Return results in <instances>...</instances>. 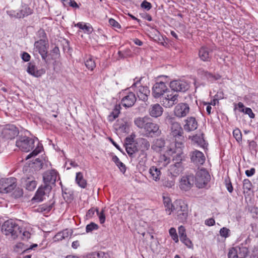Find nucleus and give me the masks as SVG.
Segmentation results:
<instances>
[{"label": "nucleus", "mask_w": 258, "mask_h": 258, "mask_svg": "<svg viewBox=\"0 0 258 258\" xmlns=\"http://www.w3.org/2000/svg\"><path fill=\"white\" fill-rule=\"evenodd\" d=\"M233 136L238 143L242 142V134L239 129L236 128L233 131Z\"/></svg>", "instance_id": "nucleus-45"}, {"label": "nucleus", "mask_w": 258, "mask_h": 258, "mask_svg": "<svg viewBox=\"0 0 258 258\" xmlns=\"http://www.w3.org/2000/svg\"><path fill=\"white\" fill-rule=\"evenodd\" d=\"M230 232V230L226 227L222 228L219 231L220 235L225 238L229 236Z\"/></svg>", "instance_id": "nucleus-48"}, {"label": "nucleus", "mask_w": 258, "mask_h": 258, "mask_svg": "<svg viewBox=\"0 0 258 258\" xmlns=\"http://www.w3.org/2000/svg\"><path fill=\"white\" fill-rule=\"evenodd\" d=\"M136 125L143 130V135L148 138L159 137L161 134L159 125L148 116L139 117L134 120Z\"/></svg>", "instance_id": "nucleus-1"}, {"label": "nucleus", "mask_w": 258, "mask_h": 258, "mask_svg": "<svg viewBox=\"0 0 258 258\" xmlns=\"http://www.w3.org/2000/svg\"><path fill=\"white\" fill-rule=\"evenodd\" d=\"M198 74L204 79H206L208 82L213 83L214 81L220 79L221 76L218 74H212L203 69H199L198 70Z\"/></svg>", "instance_id": "nucleus-19"}, {"label": "nucleus", "mask_w": 258, "mask_h": 258, "mask_svg": "<svg viewBox=\"0 0 258 258\" xmlns=\"http://www.w3.org/2000/svg\"><path fill=\"white\" fill-rule=\"evenodd\" d=\"M2 231L5 235L10 236L13 239L18 238L22 232L19 225L12 220H7L4 223Z\"/></svg>", "instance_id": "nucleus-2"}, {"label": "nucleus", "mask_w": 258, "mask_h": 258, "mask_svg": "<svg viewBox=\"0 0 258 258\" xmlns=\"http://www.w3.org/2000/svg\"><path fill=\"white\" fill-rule=\"evenodd\" d=\"M109 23L114 29H120L121 28L120 24L113 19H110L109 20Z\"/></svg>", "instance_id": "nucleus-57"}, {"label": "nucleus", "mask_w": 258, "mask_h": 258, "mask_svg": "<svg viewBox=\"0 0 258 258\" xmlns=\"http://www.w3.org/2000/svg\"><path fill=\"white\" fill-rule=\"evenodd\" d=\"M54 202H50L49 203L44 204L40 205L38 208V211L41 212L46 213L49 212L53 208Z\"/></svg>", "instance_id": "nucleus-35"}, {"label": "nucleus", "mask_w": 258, "mask_h": 258, "mask_svg": "<svg viewBox=\"0 0 258 258\" xmlns=\"http://www.w3.org/2000/svg\"><path fill=\"white\" fill-rule=\"evenodd\" d=\"M27 71L29 74L36 77H40L44 73L42 70H38L34 63L32 62L28 63Z\"/></svg>", "instance_id": "nucleus-26"}, {"label": "nucleus", "mask_w": 258, "mask_h": 258, "mask_svg": "<svg viewBox=\"0 0 258 258\" xmlns=\"http://www.w3.org/2000/svg\"><path fill=\"white\" fill-rule=\"evenodd\" d=\"M174 210L176 211L177 220L180 223L186 222L188 217V207L186 205L181 201L177 202Z\"/></svg>", "instance_id": "nucleus-6"}, {"label": "nucleus", "mask_w": 258, "mask_h": 258, "mask_svg": "<svg viewBox=\"0 0 258 258\" xmlns=\"http://www.w3.org/2000/svg\"><path fill=\"white\" fill-rule=\"evenodd\" d=\"M57 175L58 173L55 170L47 171L43 174V182L47 191H50L51 185L55 184Z\"/></svg>", "instance_id": "nucleus-10"}, {"label": "nucleus", "mask_w": 258, "mask_h": 258, "mask_svg": "<svg viewBox=\"0 0 258 258\" xmlns=\"http://www.w3.org/2000/svg\"><path fill=\"white\" fill-rule=\"evenodd\" d=\"M23 195V190L22 188L18 187L16 188L13 193V196L15 198H19L21 197Z\"/></svg>", "instance_id": "nucleus-54"}, {"label": "nucleus", "mask_w": 258, "mask_h": 258, "mask_svg": "<svg viewBox=\"0 0 258 258\" xmlns=\"http://www.w3.org/2000/svg\"><path fill=\"white\" fill-rule=\"evenodd\" d=\"M19 130L17 127L13 124H8L3 128L2 134L4 138L9 140H12L18 136Z\"/></svg>", "instance_id": "nucleus-18"}, {"label": "nucleus", "mask_w": 258, "mask_h": 258, "mask_svg": "<svg viewBox=\"0 0 258 258\" xmlns=\"http://www.w3.org/2000/svg\"><path fill=\"white\" fill-rule=\"evenodd\" d=\"M126 51H128L129 53H125L123 52V51H119L118 52L119 57L121 58H124L128 56H130L131 55V50L129 49H126Z\"/></svg>", "instance_id": "nucleus-60"}, {"label": "nucleus", "mask_w": 258, "mask_h": 258, "mask_svg": "<svg viewBox=\"0 0 258 258\" xmlns=\"http://www.w3.org/2000/svg\"><path fill=\"white\" fill-rule=\"evenodd\" d=\"M34 140L26 136L19 137L16 145L22 151L29 152L34 148Z\"/></svg>", "instance_id": "nucleus-8"}, {"label": "nucleus", "mask_w": 258, "mask_h": 258, "mask_svg": "<svg viewBox=\"0 0 258 258\" xmlns=\"http://www.w3.org/2000/svg\"><path fill=\"white\" fill-rule=\"evenodd\" d=\"M17 186V179L15 177L0 179V192L8 193L14 190Z\"/></svg>", "instance_id": "nucleus-9"}, {"label": "nucleus", "mask_w": 258, "mask_h": 258, "mask_svg": "<svg viewBox=\"0 0 258 258\" xmlns=\"http://www.w3.org/2000/svg\"><path fill=\"white\" fill-rule=\"evenodd\" d=\"M248 146L249 148L251 151H256V147H257V144L254 141H248Z\"/></svg>", "instance_id": "nucleus-62"}, {"label": "nucleus", "mask_w": 258, "mask_h": 258, "mask_svg": "<svg viewBox=\"0 0 258 258\" xmlns=\"http://www.w3.org/2000/svg\"><path fill=\"white\" fill-rule=\"evenodd\" d=\"M203 136L204 135L203 134L196 135L192 137L191 140L195 144H197V145L204 148L206 145V143L204 139Z\"/></svg>", "instance_id": "nucleus-30"}, {"label": "nucleus", "mask_w": 258, "mask_h": 258, "mask_svg": "<svg viewBox=\"0 0 258 258\" xmlns=\"http://www.w3.org/2000/svg\"><path fill=\"white\" fill-rule=\"evenodd\" d=\"M170 123L171 124V134L175 138V140L177 139L181 140L183 137V131L180 124L176 121H173V118L170 119Z\"/></svg>", "instance_id": "nucleus-14"}, {"label": "nucleus", "mask_w": 258, "mask_h": 258, "mask_svg": "<svg viewBox=\"0 0 258 258\" xmlns=\"http://www.w3.org/2000/svg\"><path fill=\"white\" fill-rule=\"evenodd\" d=\"M183 170V166L182 164H172L170 165L168 171L172 177H176L182 172Z\"/></svg>", "instance_id": "nucleus-25"}, {"label": "nucleus", "mask_w": 258, "mask_h": 258, "mask_svg": "<svg viewBox=\"0 0 258 258\" xmlns=\"http://www.w3.org/2000/svg\"><path fill=\"white\" fill-rule=\"evenodd\" d=\"M123 95L121 100L122 105L125 107H132L137 101L135 93L127 89L123 92Z\"/></svg>", "instance_id": "nucleus-12"}, {"label": "nucleus", "mask_w": 258, "mask_h": 258, "mask_svg": "<svg viewBox=\"0 0 258 258\" xmlns=\"http://www.w3.org/2000/svg\"><path fill=\"white\" fill-rule=\"evenodd\" d=\"M142 79V78L140 79L136 78L134 79V82L130 88L136 91L137 95L140 100L146 101L148 100V97L150 94V91L148 87L141 85V81Z\"/></svg>", "instance_id": "nucleus-3"}, {"label": "nucleus", "mask_w": 258, "mask_h": 258, "mask_svg": "<svg viewBox=\"0 0 258 258\" xmlns=\"http://www.w3.org/2000/svg\"><path fill=\"white\" fill-rule=\"evenodd\" d=\"M8 15L12 18H20L17 16H19V12L18 11L10 10L7 12Z\"/></svg>", "instance_id": "nucleus-56"}, {"label": "nucleus", "mask_w": 258, "mask_h": 258, "mask_svg": "<svg viewBox=\"0 0 258 258\" xmlns=\"http://www.w3.org/2000/svg\"><path fill=\"white\" fill-rule=\"evenodd\" d=\"M184 121L185 124L183 125V127L185 131L187 132H190L197 128L198 124L195 117H187Z\"/></svg>", "instance_id": "nucleus-22"}, {"label": "nucleus", "mask_w": 258, "mask_h": 258, "mask_svg": "<svg viewBox=\"0 0 258 258\" xmlns=\"http://www.w3.org/2000/svg\"><path fill=\"white\" fill-rule=\"evenodd\" d=\"M189 106L185 103H178L174 107V114L178 118H182L186 116L189 112Z\"/></svg>", "instance_id": "nucleus-17"}, {"label": "nucleus", "mask_w": 258, "mask_h": 258, "mask_svg": "<svg viewBox=\"0 0 258 258\" xmlns=\"http://www.w3.org/2000/svg\"><path fill=\"white\" fill-rule=\"evenodd\" d=\"M112 161L115 163L116 165L118 167L120 171L124 173L126 171V166L124 164L120 161L119 158L116 155H113L111 159Z\"/></svg>", "instance_id": "nucleus-33"}, {"label": "nucleus", "mask_w": 258, "mask_h": 258, "mask_svg": "<svg viewBox=\"0 0 258 258\" xmlns=\"http://www.w3.org/2000/svg\"><path fill=\"white\" fill-rule=\"evenodd\" d=\"M180 240L187 247H188V248L192 247L193 244H192L191 241L187 237V236H186L185 237H183V238H181Z\"/></svg>", "instance_id": "nucleus-51"}, {"label": "nucleus", "mask_w": 258, "mask_h": 258, "mask_svg": "<svg viewBox=\"0 0 258 258\" xmlns=\"http://www.w3.org/2000/svg\"><path fill=\"white\" fill-rule=\"evenodd\" d=\"M98 216L99 221L101 224H103L105 221V216L104 214V210L102 209L101 211L97 213Z\"/></svg>", "instance_id": "nucleus-58"}, {"label": "nucleus", "mask_w": 258, "mask_h": 258, "mask_svg": "<svg viewBox=\"0 0 258 258\" xmlns=\"http://www.w3.org/2000/svg\"><path fill=\"white\" fill-rule=\"evenodd\" d=\"M37 36L39 40L46 41V34L43 29H40L37 32Z\"/></svg>", "instance_id": "nucleus-50"}, {"label": "nucleus", "mask_w": 258, "mask_h": 258, "mask_svg": "<svg viewBox=\"0 0 258 258\" xmlns=\"http://www.w3.org/2000/svg\"><path fill=\"white\" fill-rule=\"evenodd\" d=\"M43 149V146L41 144L38 142L37 145L32 152L30 153L26 157V160L30 159L32 157L35 156L41 152Z\"/></svg>", "instance_id": "nucleus-40"}, {"label": "nucleus", "mask_w": 258, "mask_h": 258, "mask_svg": "<svg viewBox=\"0 0 258 258\" xmlns=\"http://www.w3.org/2000/svg\"><path fill=\"white\" fill-rule=\"evenodd\" d=\"M179 97L178 93L169 90L162 98L161 102L164 107L171 108L178 102Z\"/></svg>", "instance_id": "nucleus-4"}, {"label": "nucleus", "mask_w": 258, "mask_h": 258, "mask_svg": "<svg viewBox=\"0 0 258 258\" xmlns=\"http://www.w3.org/2000/svg\"><path fill=\"white\" fill-rule=\"evenodd\" d=\"M141 7L147 11L150 10L152 8V5L150 3L144 0L141 4Z\"/></svg>", "instance_id": "nucleus-59"}, {"label": "nucleus", "mask_w": 258, "mask_h": 258, "mask_svg": "<svg viewBox=\"0 0 258 258\" xmlns=\"http://www.w3.org/2000/svg\"><path fill=\"white\" fill-rule=\"evenodd\" d=\"M244 112L247 114L250 118H254L255 117V114L252 112V110L250 108L246 107Z\"/></svg>", "instance_id": "nucleus-61"}, {"label": "nucleus", "mask_w": 258, "mask_h": 258, "mask_svg": "<svg viewBox=\"0 0 258 258\" xmlns=\"http://www.w3.org/2000/svg\"><path fill=\"white\" fill-rule=\"evenodd\" d=\"M252 186V183L248 179H244L243 181V187L248 191L251 190Z\"/></svg>", "instance_id": "nucleus-49"}, {"label": "nucleus", "mask_w": 258, "mask_h": 258, "mask_svg": "<svg viewBox=\"0 0 258 258\" xmlns=\"http://www.w3.org/2000/svg\"><path fill=\"white\" fill-rule=\"evenodd\" d=\"M19 16H18L22 18L32 14L33 11L30 7L25 6L23 7L22 9L19 11Z\"/></svg>", "instance_id": "nucleus-37"}, {"label": "nucleus", "mask_w": 258, "mask_h": 258, "mask_svg": "<svg viewBox=\"0 0 258 258\" xmlns=\"http://www.w3.org/2000/svg\"><path fill=\"white\" fill-rule=\"evenodd\" d=\"M183 160L182 153H178L174 155L173 157L172 164H182Z\"/></svg>", "instance_id": "nucleus-43"}, {"label": "nucleus", "mask_w": 258, "mask_h": 258, "mask_svg": "<svg viewBox=\"0 0 258 258\" xmlns=\"http://www.w3.org/2000/svg\"><path fill=\"white\" fill-rule=\"evenodd\" d=\"M81 4H77L75 0H71L69 3V7H71L75 10L79 9Z\"/></svg>", "instance_id": "nucleus-63"}, {"label": "nucleus", "mask_w": 258, "mask_h": 258, "mask_svg": "<svg viewBox=\"0 0 258 258\" xmlns=\"http://www.w3.org/2000/svg\"><path fill=\"white\" fill-rule=\"evenodd\" d=\"M76 181L77 184L82 188H86L87 183L84 178L83 174L81 172H77L76 176Z\"/></svg>", "instance_id": "nucleus-32"}, {"label": "nucleus", "mask_w": 258, "mask_h": 258, "mask_svg": "<svg viewBox=\"0 0 258 258\" xmlns=\"http://www.w3.org/2000/svg\"><path fill=\"white\" fill-rule=\"evenodd\" d=\"M60 56V51L58 47L55 46L50 51V54L47 57L49 58V62L51 60H55L59 58Z\"/></svg>", "instance_id": "nucleus-36"}, {"label": "nucleus", "mask_w": 258, "mask_h": 258, "mask_svg": "<svg viewBox=\"0 0 258 258\" xmlns=\"http://www.w3.org/2000/svg\"><path fill=\"white\" fill-rule=\"evenodd\" d=\"M169 89L163 82L156 83L152 87V95L155 98H158L166 93Z\"/></svg>", "instance_id": "nucleus-13"}, {"label": "nucleus", "mask_w": 258, "mask_h": 258, "mask_svg": "<svg viewBox=\"0 0 258 258\" xmlns=\"http://www.w3.org/2000/svg\"><path fill=\"white\" fill-rule=\"evenodd\" d=\"M169 233L174 242L176 243L178 242L179 240L176 229L173 227L171 228L169 230Z\"/></svg>", "instance_id": "nucleus-47"}, {"label": "nucleus", "mask_w": 258, "mask_h": 258, "mask_svg": "<svg viewBox=\"0 0 258 258\" xmlns=\"http://www.w3.org/2000/svg\"><path fill=\"white\" fill-rule=\"evenodd\" d=\"M140 147L141 151L144 152L148 150L150 147V142L146 139L141 138L139 140Z\"/></svg>", "instance_id": "nucleus-38"}, {"label": "nucleus", "mask_w": 258, "mask_h": 258, "mask_svg": "<svg viewBox=\"0 0 258 258\" xmlns=\"http://www.w3.org/2000/svg\"><path fill=\"white\" fill-rule=\"evenodd\" d=\"M77 27L81 29L84 30L85 32L91 33L93 31V28L91 26H87L86 24L82 22L78 23L76 25Z\"/></svg>", "instance_id": "nucleus-42"}, {"label": "nucleus", "mask_w": 258, "mask_h": 258, "mask_svg": "<svg viewBox=\"0 0 258 258\" xmlns=\"http://www.w3.org/2000/svg\"><path fill=\"white\" fill-rule=\"evenodd\" d=\"M210 179L211 176L208 171L204 168L198 170L195 177L196 184L199 188L204 187Z\"/></svg>", "instance_id": "nucleus-5"}, {"label": "nucleus", "mask_w": 258, "mask_h": 258, "mask_svg": "<svg viewBox=\"0 0 258 258\" xmlns=\"http://www.w3.org/2000/svg\"><path fill=\"white\" fill-rule=\"evenodd\" d=\"M248 252V248L241 245L230 248L227 255L228 258H245Z\"/></svg>", "instance_id": "nucleus-11"}, {"label": "nucleus", "mask_w": 258, "mask_h": 258, "mask_svg": "<svg viewBox=\"0 0 258 258\" xmlns=\"http://www.w3.org/2000/svg\"><path fill=\"white\" fill-rule=\"evenodd\" d=\"M50 191H47L45 190V184H44V185H42L38 188L32 200L37 201V202L42 201L43 200V196L48 194Z\"/></svg>", "instance_id": "nucleus-28"}, {"label": "nucleus", "mask_w": 258, "mask_h": 258, "mask_svg": "<svg viewBox=\"0 0 258 258\" xmlns=\"http://www.w3.org/2000/svg\"><path fill=\"white\" fill-rule=\"evenodd\" d=\"M99 226L97 224L94 222H91L86 226V231L87 233H89L92 232L93 230H97Z\"/></svg>", "instance_id": "nucleus-46"}, {"label": "nucleus", "mask_w": 258, "mask_h": 258, "mask_svg": "<svg viewBox=\"0 0 258 258\" xmlns=\"http://www.w3.org/2000/svg\"><path fill=\"white\" fill-rule=\"evenodd\" d=\"M125 150L128 155L132 158L135 157L136 152L137 151V147L132 144H128L126 145Z\"/></svg>", "instance_id": "nucleus-39"}, {"label": "nucleus", "mask_w": 258, "mask_h": 258, "mask_svg": "<svg viewBox=\"0 0 258 258\" xmlns=\"http://www.w3.org/2000/svg\"><path fill=\"white\" fill-rule=\"evenodd\" d=\"M149 177L155 181H158L160 179L161 172L160 169L156 166H151L149 170Z\"/></svg>", "instance_id": "nucleus-27"}, {"label": "nucleus", "mask_w": 258, "mask_h": 258, "mask_svg": "<svg viewBox=\"0 0 258 258\" xmlns=\"http://www.w3.org/2000/svg\"><path fill=\"white\" fill-rule=\"evenodd\" d=\"M189 156L191 161L197 165H203L205 162L204 154L198 150H194L190 152Z\"/></svg>", "instance_id": "nucleus-20"}, {"label": "nucleus", "mask_w": 258, "mask_h": 258, "mask_svg": "<svg viewBox=\"0 0 258 258\" xmlns=\"http://www.w3.org/2000/svg\"><path fill=\"white\" fill-rule=\"evenodd\" d=\"M21 183L23 187L29 191L34 190L37 185V182L33 176L24 177L21 179Z\"/></svg>", "instance_id": "nucleus-21"}, {"label": "nucleus", "mask_w": 258, "mask_h": 258, "mask_svg": "<svg viewBox=\"0 0 258 258\" xmlns=\"http://www.w3.org/2000/svg\"><path fill=\"white\" fill-rule=\"evenodd\" d=\"M170 162V158L165 155H161L160 156L159 163V164L163 166H166Z\"/></svg>", "instance_id": "nucleus-44"}, {"label": "nucleus", "mask_w": 258, "mask_h": 258, "mask_svg": "<svg viewBox=\"0 0 258 258\" xmlns=\"http://www.w3.org/2000/svg\"><path fill=\"white\" fill-rule=\"evenodd\" d=\"M165 144V140L162 138L157 139L154 140L151 146V149L157 152H160L164 147Z\"/></svg>", "instance_id": "nucleus-29"}, {"label": "nucleus", "mask_w": 258, "mask_h": 258, "mask_svg": "<svg viewBox=\"0 0 258 258\" xmlns=\"http://www.w3.org/2000/svg\"><path fill=\"white\" fill-rule=\"evenodd\" d=\"M95 212H96L97 213H98V208H92L90 209H89L86 215L87 218H92L93 217Z\"/></svg>", "instance_id": "nucleus-53"}, {"label": "nucleus", "mask_w": 258, "mask_h": 258, "mask_svg": "<svg viewBox=\"0 0 258 258\" xmlns=\"http://www.w3.org/2000/svg\"><path fill=\"white\" fill-rule=\"evenodd\" d=\"M195 176L192 174L183 176L179 182L180 188L184 191L189 190L195 182Z\"/></svg>", "instance_id": "nucleus-15"}, {"label": "nucleus", "mask_w": 258, "mask_h": 258, "mask_svg": "<svg viewBox=\"0 0 258 258\" xmlns=\"http://www.w3.org/2000/svg\"><path fill=\"white\" fill-rule=\"evenodd\" d=\"M212 51L207 47L203 46L199 51V56L203 61H210L212 56L210 53Z\"/></svg>", "instance_id": "nucleus-23"}, {"label": "nucleus", "mask_w": 258, "mask_h": 258, "mask_svg": "<svg viewBox=\"0 0 258 258\" xmlns=\"http://www.w3.org/2000/svg\"><path fill=\"white\" fill-rule=\"evenodd\" d=\"M121 108L120 105H115L114 108L110 113L108 116V120L109 121H113L118 116L120 113V109Z\"/></svg>", "instance_id": "nucleus-34"}, {"label": "nucleus", "mask_w": 258, "mask_h": 258, "mask_svg": "<svg viewBox=\"0 0 258 258\" xmlns=\"http://www.w3.org/2000/svg\"><path fill=\"white\" fill-rule=\"evenodd\" d=\"M178 231L180 239L183 237H185V236H187L186 234V230L184 226H179L178 227Z\"/></svg>", "instance_id": "nucleus-55"}, {"label": "nucleus", "mask_w": 258, "mask_h": 258, "mask_svg": "<svg viewBox=\"0 0 258 258\" xmlns=\"http://www.w3.org/2000/svg\"><path fill=\"white\" fill-rule=\"evenodd\" d=\"M171 90L178 93V92H185L189 88L188 83L184 80H174L170 83Z\"/></svg>", "instance_id": "nucleus-16"}, {"label": "nucleus", "mask_w": 258, "mask_h": 258, "mask_svg": "<svg viewBox=\"0 0 258 258\" xmlns=\"http://www.w3.org/2000/svg\"><path fill=\"white\" fill-rule=\"evenodd\" d=\"M34 47L36 51L41 55L42 60L47 64L49 63V58L48 54V44L47 41L38 40L34 43Z\"/></svg>", "instance_id": "nucleus-7"}, {"label": "nucleus", "mask_w": 258, "mask_h": 258, "mask_svg": "<svg viewBox=\"0 0 258 258\" xmlns=\"http://www.w3.org/2000/svg\"><path fill=\"white\" fill-rule=\"evenodd\" d=\"M163 204L164 205L165 210L170 215L171 212L174 209V206L172 205L170 199L168 197H163Z\"/></svg>", "instance_id": "nucleus-31"}, {"label": "nucleus", "mask_w": 258, "mask_h": 258, "mask_svg": "<svg viewBox=\"0 0 258 258\" xmlns=\"http://www.w3.org/2000/svg\"><path fill=\"white\" fill-rule=\"evenodd\" d=\"M163 109L159 104L151 105L149 109V114L153 117L160 116L163 113Z\"/></svg>", "instance_id": "nucleus-24"}, {"label": "nucleus", "mask_w": 258, "mask_h": 258, "mask_svg": "<svg viewBox=\"0 0 258 258\" xmlns=\"http://www.w3.org/2000/svg\"><path fill=\"white\" fill-rule=\"evenodd\" d=\"M87 68L90 71H93L96 67V63L91 56H90L85 62Z\"/></svg>", "instance_id": "nucleus-41"}, {"label": "nucleus", "mask_w": 258, "mask_h": 258, "mask_svg": "<svg viewBox=\"0 0 258 258\" xmlns=\"http://www.w3.org/2000/svg\"><path fill=\"white\" fill-rule=\"evenodd\" d=\"M174 177H171V179H168L167 180H165V181L163 183L164 186L171 188L174 186L175 185V180H174Z\"/></svg>", "instance_id": "nucleus-52"}, {"label": "nucleus", "mask_w": 258, "mask_h": 258, "mask_svg": "<svg viewBox=\"0 0 258 258\" xmlns=\"http://www.w3.org/2000/svg\"><path fill=\"white\" fill-rule=\"evenodd\" d=\"M20 235H21V238L23 240H28L29 238H30L31 233L29 231L25 230L23 232L22 234H21Z\"/></svg>", "instance_id": "nucleus-64"}]
</instances>
